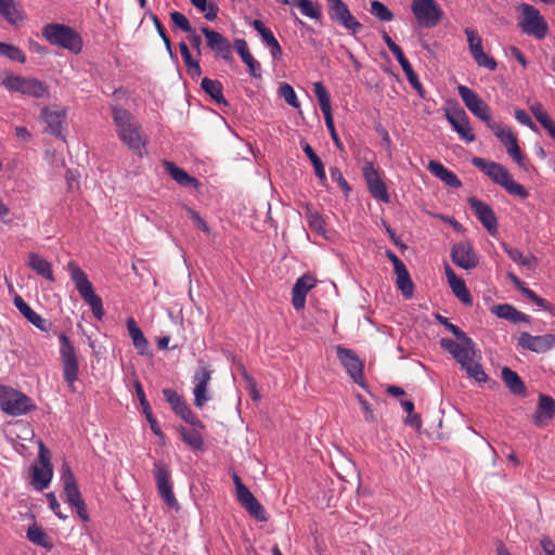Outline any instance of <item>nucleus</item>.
Instances as JSON below:
<instances>
[{
  "mask_svg": "<svg viewBox=\"0 0 555 555\" xmlns=\"http://www.w3.org/2000/svg\"><path fill=\"white\" fill-rule=\"evenodd\" d=\"M456 339L459 341H454L450 338H441L440 346L456 360L470 378H474L477 383H485L487 380V374L482 365L475 360V343L466 334Z\"/></svg>",
  "mask_w": 555,
  "mask_h": 555,
  "instance_id": "1",
  "label": "nucleus"
},
{
  "mask_svg": "<svg viewBox=\"0 0 555 555\" xmlns=\"http://www.w3.org/2000/svg\"><path fill=\"white\" fill-rule=\"evenodd\" d=\"M113 121L118 139L134 153L142 155L146 145V138L142 133L141 125L127 109L113 106Z\"/></svg>",
  "mask_w": 555,
  "mask_h": 555,
  "instance_id": "2",
  "label": "nucleus"
},
{
  "mask_svg": "<svg viewBox=\"0 0 555 555\" xmlns=\"http://www.w3.org/2000/svg\"><path fill=\"white\" fill-rule=\"evenodd\" d=\"M66 269L80 297L90 307L94 318L101 321L105 315L103 301L101 297L95 294L92 283L88 279V275L74 261H69L66 266Z\"/></svg>",
  "mask_w": 555,
  "mask_h": 555,
  "instance_id": "3",
  "label": "nucleus"
},
{
  "mask_svg": "<svg viewBox=\"0 0 555 555\" xmlns=\"http://www.w3.org/2000/svg\"><path fill=\"white\" fill-rule=\"evenodd\" d=\"M472 163L494 183L504 188L509 194L516 195L520 198H526L528 196V192L524 185L516 182L503 165L480 157H474Z\"/></svg>",
  "mask_w": 555,
  "mask_h": 555,
  "instance_id": "4",
  "label": "nucleus"
},
{
  "mask_svg": "<svg viewBox=\"0 0 555 555\" xmlns=\"http://www.w3.org/2000/svg\"><path fill=\"white\" fill-rule=\"evenodd\" d=\"M42 36L50 44L66 49L74 54H78L82 50L81 36L67 25L48 24L42 28Z\"/></svg>",
  "mask_w": 555,
  "mask_h": 555,
  "instance_id": "5",
  "label": "nucleus"
},
{
  "mask_svg": "<svg viewBox=\"0 0 555 555\" xmlns=\"http://www.w3.org/2000/svg\"><path fill=\"white\" fill-rule=\"evenodd\" d=\"M517 12L520 14L518 27L524 34L539 40L547 36L548 25L538 9L528 3H520L517 7Z\"/></svg>",
  "mask_w": 555,
  "mask_h": 555,
  "instance_id": "6",
  "label": "nucleus"
},
{
  "mask_svg": "<svg viewBox=\"0 0 555 555\" xmlns=\"http://www.w3.org/2000/svg\"><path fill=\"white\" fill-rule=\"evenodd\" d=\"M411 11L423 28H434L443 18V10L436 0H412Z\"/></svg>",
  "mask_w": 555,
  "mask_h": 555,
  "instance_id": "7",
  "label": "nucleus"
},
{
  "mask_svg": "<svg viewBox=\"0 0 555 555\" xmlns=\"http://www.w3.org/2000/svg\"><path fill=\"white\" fill-rule=\"evenodd\" d=\"M59 340L64 379L72 391H75V382L78 378V361L75 348L70 339L64 333L59 335Z\"/></svg>",
  "mask_w": 555,
  "mask_h": 555,
  "instance_id": "8",
  "label": "nucleus"
},
{
  "mask_svg": "<svg viewBox=\"0 0 555 555\" xmlns=\"http://www.w3.org/2000/svg\"><path fill=\"white\" fill-rule=\"evenodd\" d=\"M0 408L10 415H22L31 408V400L24 393L9 387H0Z\"/></svg>",
  "mask_w": 555,
  "mask_h": 555,
  "instance_id": "9",
  "label": "nucleus"
},
{
  "mask_svg": "<svg viewBox=\"0 0 555 555\" xmlns=\"http://www.w3.org/2000/svg\"><path fill=\"white\" fill-rule=\"evenodd\" d=\"M236 499L240 504L258 521H266L267 516L263 506L250 492V490L242 482L241 478L234 474L233 476Z\"/></svg>",
  "mask_w": 555,
  "mask_h": 555,
  "instance_id": "10",
  "label": "nucleus"
},
{
  "mask_svg": "<svg viewBox=\"0 0 555 555\" xmlns=\"http://www.w3.org/2000/svg\"><path fill=\"white\" fill-rule=\"evenodd\" d=\"M336 353L350 378L362 388H366L363 376V362L356 352L338 345L336 346Z\"/></svg>",
  "mask_w": 555,
  "mask_h": 555,
  "instance_id": "11",
  "label": "nucleus"
},
{
  "mask_svg": "<svg viewBox=\"0 0 555 555\" xmlns=\"http://www.w3.org/2000/svg\"><path fill=\"white\" fill-rule=\"evenodd\" d=\"M154 476L160 498L170 507L179 509V503L172 491V482L167 464L160 461L155 462Z\"/></svg>",
  "mask_w": 555,
  "mask_h": 555,
  "instance_id": "12",
  "label": "nucleus"
},
{
  "mask_svg": "<svg viewBox=\"0 0 555 555\" xmlns=\"http://www.w3.org/2000/svg\"><path fill=\"white\" fill-rule=\"evenodd\" d=\"M313 91L319 101L320 108L324 116L325 126L331 134V138H332L334 144L339 150H343V143L340 142L339 137H338L335 126H334V120H333V115H332L331 96L321 81H317L313 83Z\"/></svg>",
  "mask_w": 555,
  "mask_h": 555,
  "instance_id": "13",
  "label": "nucleus"
},
{
  "mask_svg": "<svg viewBox=\"0 0 555 555\" xmlns=\"http://www.w3.org/2000/svg\"><path fill=\"white\" fill-rule=\"evenodd\" d=\"M457 91L465 106L472 114L485 121L487 126L493 122L489 106L475 91L463 85L457 87Z\"/></svg>",
  "mask_w": 555,
  "mask_h": 555,
  "instance_id": "14",
  "label": "nucleus"
},
{
  "mask_svg": "<svg viewBox=\"0 0 555 555\" xmlns=\"http://www.w3.org/2000/svg\"><path fill=\"white\" fill-rule=\"evenodd\" d=\"M464 33L467 37L469 52L478 66L494 70L498 66L496 61L483 52L482 39L477 30L467 27Z\"/></svg>",
  "mask_w": 555,
  "mask_h": 555,
  "instance_id": "15",
  "label": "nucleus"
},
{
  "mask_svg": "<svg viewBox=\"0 0 555 555\" xmlns=\"http://www.w3.org/2000/svg\"><path fill=\"white\" fill-rule=\"evenodd\" d=\"M362 171L371 195L377 201H380L383 203H389L390 197L387 192L386 184L380 179L379 172L374 167L373 163H366L363 166Z\"/></svg>",
  "mask_w": 555,
  "mask_h": 555,
  "instance_id": "16",
  "label": "nucleus"
},
{
  "mask_svg": "<svg viewBox=\"0 0 555 555\" xmlns=\"http://www.w3.org/2000/svg\"><path fill=\"white\" fill-rule=\"evenodd\" d=\"M446 118L452 126L453 130L466 143H472L476 140L473 128L470 127L469 119L464 109L457 108L446 112Z\"/></svg>",
  "mask_w": 555,
  "mask_h": 555,
  "instance_id": "17",
  "label": "nucleus"
},
{
  "mask_svg": "<svg viewBox=\"0 0 555 555\" xmlns=\"http://www.w3.org/2000/svg\"><path fill=\"white\" fill-rule=\"evenodd\" d=\"M66 114L67 112L64 107L56 105L43 106L40 117L47 126L46 130L55 137H62Z\"/></svg>",
  "mask_w": 555,
  "mask_h": 555,
  "instance_id": "18",
  "label": "nucleus"
},
{
  "mask_svg": "<svg viewBox=\"0 0 555 555\" xmlns=\"http://www.w3.org/2000/svg\"><path fill=\"white\" fill-rule=\"evenodd\" d=\"M518 345L522 349L537 353H544L555 347V335L545 334L533 336L527 332H524L518 337Z\"/></svg>",
  "mask_w": 555,
  "mask_h": 555,
  "instance_id": "19",
  "label": "nucleus"
},
{
  "mask_svg": "<svg viewBox=\"0 0 555 555\" xmlns=\"http://www.w3.org/2000/svg\"><path fill=\"white\" fill-rule=\"evenodd\" d=\"M211 379V371L207 366L198 367L193 375V395H194V404L197 408H202L208 400H210V396L208 393V385Z\"/></svg>",
  "mask_w": 555,
  "mask_h": 555,
  "instance_id": "20",
  "label": "nucleus"
},
{
  "mask_svg": "<svg viewBox=\"0 0 555 555\" xmlns=\"http://www.w3.org/2000/svg\"><path fill=\"white\" fill-rule=\"evenodd\" d=\"M163 395L167 402L171 405L172 410L186 423L195 426H201L202 423L191 411L190 406L183 400V398L175 390L166 388L163 390Z\"/></svg>",
  "mask_w": 555,
  "mask_h": 555,
  "instance_id": "21",
  "label": "nucleus"
},
{
  "mask_svg": "<svg viewBox=\"0 0 555 555\" xmlns=\"http://www.w3.org/2000/svg\"><path fill=\"white\" fill-rule=\"evenodd\" d=\"M202 33L206 37L207 46L224 61H232V46L220 33L203 27Z\"/></svg>",
  "mask_w": 555,
  "mask_h": 555,
  "instance_id": "22",
  "label": "nucleus"
},
{
  "mask_svg": "<svg viewBox=\"0 0 555 555\" xmlns=\"http://www.w3.org/2000/svg\"><path fill=\"white\" fill-rule=\"evenodd\" d=\"M39 457V463L33 467L31 483L37 491H42L50 486L53 476V469L49 459L44 456L42 448L40 450Z\"/></svg>",
  "mask_w": 555,
  "mask_h": 555,
  "instance_id": "23",
  "label": "nucleus"
},
{
  "mask_svg": "<svg viewBox=\"0 0 555 555\" xmlns=\"http://www.w3.org/2000/svg\"><path fill=\"white\" fill-rule=\"evenodd\" d=\"M452 261L465 270L474 269L478 264V259L473 247L467 242H460L453 245L451 250Z\"/></svg>",
  "mask_w": 555,
  "mask_h": 555,
  "instance_id": "24",
  "label": "nucleus"
},
{
  "mask_svg": "<svg viewBox=\"0 0 555 555\" xmlns=\"http://www.w3.org/2000/svg\"><path fill=\"white\" fill-rule=\"evenodd\" d=\"M315 285L317 280L309 274H305L296 280L292 289V304L295 310L299 311L305 308L307 294Z\"/></svg>",
  "mask_w": 555,
  "mask_h": 555,
  "instance_id": "25",
  "label": "nucleus"
},
{
  "mask_svg": "<svg viewBox=\"0 0 555 555\" xmlns=\"http://www.w3.org/2000/svg\"><path fill=\"white\" fill-rule=\"evenodd\" d=\"M468 204L483 227L494 234L498 230V221L491 207L475 197H469Z\"/></svg>",
  "mask_w": 555,
  "mask_h": 555,
  "instance_id": "26",
  "label": "nucleus"
},
{
  "mask_svg": "<svg viewBox=\"0 0 555 555\" xmlns=\"http://www.w3.org/2000/svg\"><path fill=\"white\" fill-rule=\"evenodd\" d=\"M14 305L20 313L35 327L46 333L50 331L52 324L34 311L22 297L16 296L14 298Z\"/></svg>",
  "mask_w": 555,
  "mask_h": 555,
  "instance_id": "27",
  "label": "nucleus"
},
{
  "mask_svg": "<svg viewBox=\"0 0 555 555\" xmlns=\"http://www.w3.org/2000/svg\"><path fill=\"white\" fill-rule=\"evenodd\" d=\"M61 480L63 482L66 502L69 505H72L74 503H78L79 501L83 500L81 498V493L78 488L76 478H75L74 474L72 473L69 466L66 464L63 465V467H62Z\"/></svg>",
  "mask_w": 555,
  "mask_h": 555,
  "instance_id": "28",
  "label": "nucleus"
},
{
  "mask_svg": "<svg viewBox=\"0 0 555 555\" xmlns=\"http://www.w3.org/2000/svg\"><path fill=\"white\" fill-rule=\"evenodd\" d=\"M444 273L448 279L449 286L451 287L453 294L465 305H472V296L469 294L468 288L465 285V282L457 278L452 268L446 263L444 264Z\"/></svg>",
  "mask_w": 555,
  "mask_h": 555,
  "instance_id": "29",
  "label": "nucleus"
},
{
  "mask_svg": "<svg viewBox=\"0 0 555 555\" xmlns=\"http://www.w3.org/2000/svg\"><path fill=\"white\" fill-rule=\"evenodd\" d=\"M29 77L4 72L0 75V86L8 92H17L24 95Z\"/></svg>",
  "mask_w": 555,
  "mask_h": 555,
  "instance_id": "30",
  "label": "nucleus"
},
{
  "mask_svg": "<svg viewBox=\"0 0 555 555\" xmlns=\"http://www.w3.org/2000/svg\"><path fill=\"white\" fill-rule=\"evenodd\" d=\"M502 248L515 263L530 271H534L537 269L538 258L534 255H524L519 248L511 247L506 243H502Z\"/></svg>",
  "mask_w": 555,
  "mask_h": 555,
  "instance_id": "31",
  "label": "nucleus"
},
{
  "mask_svg": "<svg viewBox=\"0 0 555 555\" xmlns=\"http://www.w3.org/2000/svg\"><path fill=\"white\" fill-rule=\"evenodd\" d=\"M507 278L513 285L521 292L524 296L530 299L538 308L543 310H550L551 305L547 300L539 297L532 289L525 286L524 282L513 272H507Z\"/></svg>",
  "mask_w": 555,
  "mask_h": 555,
  "instance_id": "32",
  "label": "nucleus"
},
{
  "mask_svg": "<svg viewBox=\"0 0 555 555\" xmlns=\"http://www.w3.org/2000/svg\"><path fill=\"white\" fill-rule=\"evenodd\" d=\"M428 170L435 177L439 178L442 182H444L448 186L457 189L462 185V182L456 177V175H454L452 171H450L448 168H446L442 164H440L437 160H430L428 163Z\"/></svg>",
  "mask_w": 555,
  "mask_h": 555,
  "instance_id": "33",
  "label": "nucleus"
},
{
  "mask_svg": "<svg viewBox=\"0 0 555 555\" xmlns=\"http://www.w3.org/2000/svg\"><path fill=\"white\" fill-rule=\"evenodd\" d=\"M164 167L167 173L181 186H198V181L191 177L184 169L176 166L172 162L165 160Z\"/></svg>",
  "mask_w": 555,
  "mask_h": 555,
  "instance_id": "34",
  "label": "nucleus"
},
{
  "mask_svg": "<svg viewBox=\"0 0 555 555\" xmlns=\"http://www.w3.org/2000/svg\"><path fill=\"white\" fill-rule=\"evenodd\" d=\"M126 325L138 353L142 356L146 354L149 352V341L138 326L135 320L133 318H128Z\"/></svg>",
  "mask_w": 555,
  "mask_h": 555,
  "instance_id": "35",
  "label": "nucleus"
},
{
  "mask_svg": "<svg viewBox=\"0 0 555 555\" xmlns=\"http://www.w3.org/2000/svg\"><path fill=\"white\" fill-rule=\"evenodd\" d=\"M555 414V400L550 396H541L534 414V422L541 426Z\"/></svg>",
  "mask_w": 555,
  "mask_h": 555,
  "instance_id": "36",
  "label": "nucleus"
},
{
  "mask_svg": "<svg viewBox=\"0 0 555 555\" xmlns=\"http://www.w3.org/2000/svg\"><path fill=\"white\" fill-rule=\"evenodd\" d=\"M28 266L37 274L41 275L50 282H54V274L51 262L42 258L40 255L31 253L28 257Z\"/></svg>",
  "mask_w": 555,
  "mask_h": 555,
  "instance_id": "37",
  "label": "nucleus"
},
{
  "mask_svg": "<svg viewBox=\"0 0 555 555\" xmlns=\"http://www.w3.org/2000/svg\"><path fill=\"white\" fill-rule=\"evenodd\" d=\"M501 377L512 393L516 396H524L526 393L524 382L512 369L504 366L501 371Z\"/></svg>",
  "mask_w": 555,
  "mask_h": 555,
  "instance_id": "38",
  "label": "nucleus"
},
{
  "mask_svg": "<svg viewBox=\"0 0 555 555\" xmlns=\"http://www.w3.org/2000/svg\"><path fill=\"white\" fill-rule=\"evenodd\" d=\"M396 285L401 291L405 298H411L414 294V284L411 280L410 273L406 267H402L395 271Z\"/></svg>",
  "mask_w": 555,
  "mask_h": 555,
  "instance_id": "39",
  "label": "nucleus"
},
{
  "mask_svg": "<svg viewBox=\"0 0 555 555\" xmlns=\"http://www.w3.org/2000/svg\"><path fill=\"white\" fill-rule=\"evenodd\" d=\"M24 95L35 99H48L50 96V88L46 81L29 77Z\"/></svg>",
  "mask_w": 555,
  "mask_h": 555,
  "instance_id": "40",
  "label": "nucleus"
},
{
  "mask_svg": "<svg viewBox=\"0 0 555 555\" xmlns=\"http://www.w3.org/2000/svg\"><path fill=\"white\" fill-rule=\"evenodd\" d=\"M202 89L211 96L218 104H225V99L223 96V87L222 83L218 80L209 79L207 77L202 80Z\"/></svg>",
  "mask_w": 555,
  "mask_h": 555,
  "instance_id": "41",
  "label": "nucleus"
},
{
  "mask_svg": "<svg viewBox=\"0 0 555 555\" xmlns=\"http://www.w3.org/2000/svg\"><path fill=\"white\" fill-rule=\"evenodd\" d=\"M0 15L9 24H17L23 20L21 12L16 9L14 0H0Z\"/></svg>",
  "mask_w": 555,
  "mask_h": 555,
  "instance_id": "42",
  "label": "nucleus"
},
{
  "mask_svg": "<svg viewBox=\"0 0 555 555\" xmlns=\"http://www.w3.org/2000/svg\"><path fill=\"white\" fill-rule=\"evenodd\" d=\"M494 135L506 146L508 144L517 141V137L512 132V130L502 122L493 121L488 126Z\"/></svg>",
  "mask_w": 555,
  "mask_h": 555,
  "instance_id": "43",
  "label": "nucleus"
},
{
  "mask_svg": "<svg viewBox=\"0 0 555 555\" xmlns=\"http://www.w3.org/2000/svg\"><path fill=\"white\" fill-rule=\"evenodd\" d=\"M26 537L35 545H39L48 550L52 547L47 533L37 525H33L27 529Z\"/></svg>",
  "mask_w": 555,
  "mask_h": 555,
  "instance_id": "44",
  "label": "nucleus"
},
{
  "mask_svg": "<svg viewBox=\"0 0 555 555\" xmlns=\"http://www.w3.org/2000/svg\"><path fill=\"white\" fill-rule=\"evenodd\" d=\"M292 4L297 7L301 14L312 20L321 17L320 5L311 0H292Z\"/></svg>",
  "mask_w": 555,
  "mask_h": 555,
  "instance_id": "45",
  "label": "nucleus"
},
{
  "mask_svg": "<svg viewBox=\"0 0 555 555\" xmlns=\"http://www.w3.org/2000/svg\"><path fill=\"white\" fill-rule=\"evenodd\" d=\"M328 3L330 17L338 23L350 13L347 4L343 0H326Z\"/></svg>",
  "mask_w": 555,
  "mask_h": 555,
  "instance_id": "46",
  "label": "nucleus"
},
{
  "mask_svg": "<svg viewBox=\"0 0 555 555\" xmlns=\"http://www.w3.org/2000/svg\"><path fill=\"white\" fill-rule=\"evenodd\" d=\"M179 434L182 440L194 450L203 448V438L199 431L195 429L180 428Z\"/></svg>",
  "mask_w": 555,
  "mask_h": 555,
  "instance_id": "47",
  "label": "nucleus"
},
{
  "mask_svg": "<svg viewBox=\"0 0 555 555\" xmlns=\"http://www.w3.org/2000/svg\"><path fill=\"white\" fill-rule=\"evenodd\" d=\"M0 55L21 64L26 62L25 53L18 47L10 43L0 42Z\"/></svg>",
  "mask_w": 555,
  "mask_h": 555,
  "instance_id": "48",
  "label": "nucleus"
},
{
  "mask_svg": "<svg viewBox=\"0 0 555 555\" xmlns=\"http://www.w3.org/2000/svg\"><path fill=\"white\" fill-rule=\"evenodd\" d=\"M370 13L380 22H390L393 20V13L380 1H371Z\"/></svg>",
  "mask_w": 555,
  "mask_h": 555,
  "instance_id": "49",
  "label": "nucleus"
},
{
  "mask_svg": "<svg viewBox=\"0 0 555 555\" xmlns=\"http://www.w3.org/2000/svg\"><path fill=\"white\" fill-rule=\"evenodd\" d=\"M251 26L260 35L263 43H266L269 48L274 46L275 42H279L272 31L268 29L260 20H255L251 23Z\"/></svg>",
  "mask_w": 555,
  "mask_h": 555,
  "instance_id": "50",
  "label": "nucleus"
},
{
  "mask_svg": "<svg viewBox=\"0 0 555 555\" xmlns=\"http://www.w3.org/2000/svg\"><path fill=\"white\" fill-rule=\"evenodd\" d=\"M279 94L284 99V101L294 108H298L300 103L297 99L295 90L293 87L286 82L282 83L279 87Z\"/></svg>",
  "mask_w": 555,
  "mask_h": 555,
  "instance_id": "51",
  "label": "nucleus"
},
{
  "mask_svg": "<svg viewBox=\"0 0 555 555\" xmlns=\"http://www.w3.org/2000/svg\"><path fill=\"white\" fill-rule=\"evenodd\" d=\"M307 218L309 228L318 234L325 236V223L321 215L317 211H309Z\"/></svg>",
  "mask_w": 555,
  "mask_h": 555,
  "instance_id": "52",
  "label": "nucleus"
},
{
  "mask_svg": "<svg viewBox=\"0 0 555 555\" xmlns=\"http://www.w3.org/2000/svg\"><path fill=\"white\" fill-rule=\"evenodd\" d=\"M337 24L341 25L345 29L350 31L352 35L360 33L363 28L362 24L356 20V17L350 13Z\"/></svg>",
  "mask_w": 555,
  "mask_h": 555,
  "instance_id": "53",
  "label": "nucleus"
},
{
  "mask_svg": "<svg viewBox=\"0 0 555 555\" xmlns=\"http://www.w3.org/2000/svg\"><path fill=\"white\" fill-rule=\"evenodd\" d=\"M170 18L173 23V25L184 33H191L193 30V27L191 26L189 20L180 12L173 11L170 13Z\"/></svg>",
  "mask_w": 555,
  "mask_h": 555,
  "instance_id": "54",
  "label": "nucleus"
},
{
  "mask_svg": "<svg viewBox=\"0 0 555 555\" xmlns=\"http://www.w3.org/2000/svg\"><path fill=\"white\" fill-rule=\"evenodd\" d=\"M331 178L334 182L337 183V185L340 188L343 192L348 194L351 191V188L349 186L348 182L344 178L341 171L337 167H332L330 169Z\"/></svg>",
  "mask_w": 555,
  "mask_h": 555,
  "instance_id": "55",
  "label": "nucleus"
},
{
  "mask_svg": "<svg viewBox=\"0 0 555 555\" xmlns=\"http://www.w3.org/2000/svg\"><path fill=\"white\" fill-rule=\"evenodd\" d=\"M515 310L516 308L507 304L498 305L493 308V312L498 318L505 319L508 321H512V319H514Z\"/></svg>",
  "mask_w": 555,
  "mask_h": 555,
  "instance_id": "56",
  "label": "nucleus"
},
{
  "mask_svg": "<svg viewBox=\"0 0 555 555\" xmlns=\"http://www.w3.org/2000/svg\"><path fill=\"white\" fill-rule=\"evenodd\" d=\"M243 62L246 64L249 74L254 78H261V65L251 54L244 59Z\"/></svg>",
  "mask_w": 555,
  "mask_h": 555,
  "instance_id": "57",
  "label": "nucleus"
},
{
  "mask_svg": "<svg viewBox=\"0 0 555 555\" xmlns=\"http://www.w3.org/2000/svg\"><path fill=\"white\" fill-rule=\"evenodd\" d=\"M506 152L516 164L524 166L522 155L518 145V141L508 144V146H506Z\"/></svg>",
  "mask_w": 555,
  "mask_h": 555,
  "instance_id": "58",
  "label": "nucleus"
},
{
  "mask_svg": "<svg viewBox=\"0 0 555 555\" xmlns=\"http://www.w3.org/2000/svg\"><path fill=\"white\" fill-rule=\"evenodd\" d=\"M437 320L440 324H442L450 333H452L456 338L460 336H464V332L456 326L455 324L451 323L448 318L442 317L440 314H437Z\"/></svg>",
  "mask_w": 555,
  "mask_h": 555,
  "instance_id": "59",
  "label": "nucleus"
},
{
  "mask_svg": "<svg viewBox=\"0 0 555 555\" xmlns=\"http://www.w3.org/2000/svg\"><path fill=\"white\" fill-rule=\"evenodd\" d=\"M47 501L49 503L50 509L55 514V516L63 520L67 518V516L61 512L60 503L53 492L47 494Z\"/></svg>",
  "mask_w": 555,
  "mask_h": 555,
  "instance_id": "60",
  "label": "nucleus"
},
{
  "mask_svg": "<svg viewBox=\"0 0 555 555\" xmlns=\"http://www.w3.org/2000/svg\"><path fill=\"white\" fill-rule=\"evenodd\" d=\"M515 118L519 124L527 126L532 131H538V127L532 122L530 116L525 111L516 109Z\"/></svg>",
  "mask_w": 555,
  "mask_h": 555,
  "instance_id": "61",
  "label": "nucleus"
},
{
  "mask_svg": "<svg viewBox=\"0 0 555 555\" xmlns=\"http://www.w3.org/2000/svg\"><path fill=\"white\" fill-rule=\"evenodd\" d=\"M134 387H135L137 396L140 401L143 413H147V412L152 411L151 405H150L149 401L146 400V397H145V393H144L141 383L137 380L134 383Z\"/></svg>",
  "mask_w": 555,
  "mask_h": 555,
  "instance_id": "62",
  "label": "nucleus"
},
{
  "mask_svg": "<svg viewBox=\"0 0 555 555\" xmlns=\"http://www.w3.org/2000/svg\"><path fill=\"white\" fill-rule=\"evenodd\" d=\"M530 111L540 124L550 117L541 103L532 104Z\"/></svg>",
  "mask_w": 555,
  "mask_h": 555,
  "instance_id": "63",
  "label": "nucleus"
},
{
  "mask_svg": "<svg viewBox=\"0 0 555 555\" xmlns=\"http://www.w3.org/2000/svg\"><path fill=\"white\" fill-rule=\"evenodd\" d=\"M540 545L545 555H555V544L548 537H543L540 540Z\"/></svg>",
  "mask_w": 555,
  "mask_h": 555,
  "instance_id": "64",
  "label": "nucleus"
}]
</instances>
